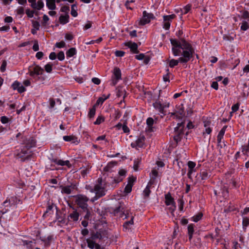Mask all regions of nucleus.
Listing matches in <instances>:
<instances>
[{
    "mask_svg": "<svg viewBox=\"0 0 249 249\" xmlns=\"http://www.w3.org/2000/svg\"><path fill=\"white\" fill-rule=\"evenodd\" d=\"M242 152L244 154L246 155V153L249 152V145L242 146Z\"/></svg>",
    "mask_w": 249,
    "mask_h": 249,
    "instance_id": "62",
    "label": "nucleus"
},
{
    "mask_svg": "<svg viewBox=\"0 0 249 249\" xmlns=\"http://www.w3.org/2000/svg\"><path fill=\"white\" fill-rule=\"evenodd\" d=\"M23 144H24L25 147L29 149L36 146V141L33 137H30L28 139H25L23 141Z\"/></svg>",
    "mask_w": 249,
    "mask_h": 249,
    "instance_id": "9",
    "label": "nucleus"
},
{
    "mask_svg": "<svg viewBox=\"0 0 249 249\" xmlns=\"http://www.w3.org/2000/svg\"><path fill=\"white\" fill-rule=\"evenodd\" d=\"M39 45L38 43V41H37V40H36L34 41V44L33 46V50L35 52H36V51H38L39 50Z\"/></svg>",
    "mask_w": 249,
    "mask_h": 249,
    "instance_id": "58",
    "label": "nucleus"
},
{
    "mask_svg": "<svg viewBox=\"0 0 249 249\" xmlns=\"http://www.w3.org/2000/svg\"><path fill=\"white\" fill-rule=\"evenodd\" d=\"M172 45V51L175 56H179L178 59H172L169 61V66L174 68L179 63L186 64L194 58L195 53V50L192 45L187 42L184 38H181L180 41L176 39H170Z\"/></svg>",
    "mask_w": 249,
    "mask_h": 249,
    "instance_id": "1",
    "label": "nucleus"
},
{
    "mask_svg": "<svg viewBox=\"0 0 249 249\" xmlns=\"http://www.w3.org/2000/svg\"><path fill=\"white\" fill-rule=\"evenodd\" d=\"M103 238L101 233L98 231H96V232H92L91 233L90 239L92 240H95L96 239H102Z\"/></svg>",
    "mask_w": 249,
    "mask_h": 249,
    "instance_id": "25",
    "label": "nucleus"
},
{
    "mask_svg": "<svg viewBox=\"0 0 249 249\" xmlns=\"http://www.w3.org/2000/svg\"><path fill=\"white\" fill-rule=\"evenodd\" d=\"M155 17L152 13H148L146 11H144L142 13V17L140 19L139 21L140 25H144L149 23L151 19H154Z\"/></svg>",
    "mask_w": 249,
    "mask_h": 249,
    "instance_id": "5",
    "label": "nucleus"
},
{
    "mask_svg": "<svg viewBox=\"0 0 249 249\" xmlns=\"http://www.w3.org/2000/svg\"><path fill=\"white\" fill-rule=\"evenodd\" d=\"M196 165V163L192 161H189L188 162V166L189 170L195 171L194 168L195 167Z\"/></svg>",
    "mask_w": 249,
    "mask_h": 249,
    "instance_id": "49",
    "label": "nucleus"
},
{
    "mask_svg": "<svg viewBox=\"0 0 249 249\" xmlns=\"http://www.w3.org/2000/svg\"><path fill=\"white\" fill-rule=\"evenodd\" d=\"M178 110L177 113L180 116L177 115V117L178 119H182V116L185 115L184 109L183 104L179 105L177 107Z\"/></svg>",
    "mask_w": 249,
    "mask_h": 249,
    "instance_id": "16",
    "label": "nucleus"
},
{
    "mask_svg": "<svg viewBox=\"0 0 249 249\" xmlns=\"http://www.w3.org/2000/svg\"><path fill=\"white\" fill-rule=\"evenodd\" d=\"M55 0H46V5L49 9L54 10L56 8Z\"/></svg>",
    "mask_w": 249,
    "mask_h": 249,
    "instance_id": "22",
    "label": "nucleus"
},
{
    "mask_svg": "<svg viewBox=\"0 0 249 249\" xmlns=\"http://www.w3.org/2000/svg\"><path fill=\"white\" fill-rule=\"evenodd\" d=\"M141 163V160L139 159H137L134 161L133 169L135 171L138 170L139 165Z\"/></svg>",
    "mask_w": 249,
    "mask_h": 249,
    "instance_id": "37",
    "label": "nucleus"
},
{
    "mask_svg": "<svg viewBox=\"0 0 249 249\" xmlns=\"http://www.w3.org/2000/svg\"><path fill=\"white\" fill-rule=\"evenodd\" d=\"M69 15L66 14V15H61L59 18V21L61 24H66L69 22Z\"/></svg>",
    "mask_w": 249,
    "mask_h": 249,
    "instance_id": "18",
    "label": "nucleus"
},
{
    "mask_svg": "<svg viewBox=\"0 0 249 249\" xmlns=\"http://www.w3.org/2000/svg\"><path fill=\"white\" fill-rule=\"evenodd\" d=\"M154 107L163 116L166 115L163 105L159 101H156L153 104Z\"/></svg>",
    "mask_w": 249,
    "mask_h": 249,
    "instance_id": "12",
    "label": "nucleus"
},
{
    "mask_svg": "<svg viewBox=\"0 0 249 249\" xmlns=\"http://www.w3.org/2000/svg\"><path fill=\"white\" fill-rule=\"evenodd\" d=\"M83 211L86 213V214L84 216V219H85L86 220L89 219V218L91 217V213H90V211L89 209L88 208H87L86 209V210H83Z\"/></svg>",
    "mask_w": 249,
    "mask_h": 249,
    "instance_id": "39",
    "label": "nucleus"
},
{
    "mask_svg": "<svg viewBox=\"0 0 249 249\" xmlns=\"http://www.w3.org/2000/svg\"><path fill=\"white\" fill-rule=\"evenodd\" d=\"M55 207L56 209V218L58 220V222L61 224H67V222H66L65 218L59 215V213L61 214L60 210L58 209L56 206Z\"/></svg>",
    "mask_w": 249,
    "mask_h": 249,
    "instance_id": "14",
    "label": "nucleus"
},
{
    "mask_svg": "<svg viewBox=\"0 0 249 249\" xmlns=\"http://www.w3.org/2000/svg\"><path fill=\"white\" fill-rule=\"evenodd\" d=\"M52 67V64H51L50 63H48L44 66L45 71L48 73H51L53 70Z\"/></svg>",
    "mask_w": 249,
    "mask_h": 249,
    "instance_id": "41",
    "label": "nucleus"
},
{
    "mask_svg": "<svg viewBox=\"0 0 249 249\" xmlns=\"http://www.w3.org/2000/svg\"><path fill=\"white\" fill-rule=\"evenodd\" d=\"M243 228L245 229H246V227H247L249 225V218L247 217H243V222H242Z\"/></svg>",
    "mask_w": 249,
    "mask_h": 249,
    "instance_id": "36",
    "label": "nucleus"
},
{
    "mask_svg": "<svg viewBox=\"0 0 249 249\" xmlns=\"http://www.w3.org/2000/svg\"><path fill=\"white\" fill-rule=\"evenodd\" d=\"M145 139V138L144 136H140L135 141L136 145L139 147H142L144 144Z\"/></svg>",
    "mask_w": 249,
    "mask_h": 249,
    "instance_id": "19",
    "label": "nucleus"
},
{
    "mask_svg": "<svg viewBox=\"0 0 249 249\" xmlns=\"http://www.w3.org/2000/svg\"><path fill=\"white\" fill-rule=\"evenodd\" d=\"M179 209L180 211H182L183 209L184 201L182 199L178 200Z\"/></svg>",
    "mask_w": 249,
    "mask_h": 249,
    "instance_id": "59",
    "label": "nucleus"
},
{
    "mask_svg": "<svg viewBox=\"0 0 249 249\" xmlns=\"http://www.w3.org/2000/svg\"><path fill=\"white\" fill-rule=\"evenodd\" d=\"M49 20V17L46 15H44L43 16V21L42 22V25L43 26H46L47 22Z\"/></svg>",
    "mask_w": 249,
    "mask_h": 249,
    "instance_id": "51",
    "label": "nucleus"
},
{
    "mask_svg": "<svg viewBox=\"0 0 249 249\" xmlns=\"http://www.w3.org/2000/svg\"><path fill=\"white\" fill-rule=\"evenodd\" d=\"M150 187L146 186V188L143 191V194L145 197H148L150 195V194L151 193V191L150 190Z\"/></svg>",
    "mask_w": 249,
    "mask_h": 249,
    "instance_id": "46",
    "label": "nucleus"
},
{
    "mask_svg": "<svg viewBox=\"0 0 249 249\" xmlns=\"http://www.w3.org/2000/svg\"><path fill=\"white\" fill-rule=\"evenodd\" d=\"M20 85V83L18 81H15L13 84L12 85V87L13 89L16 90L17 89Z\"/></svg>",
    "mask_w": 249,
    "mask_h": 249,
    "instance_id": "57",
    "label": "nucleus"
},
{
    "mask_svg": "<svg viewBox=\"0 0 249 249\" xmlns=\"http://www.w3.org/2000/svg\"><path fill=\"white\" fill-rule=\"evenodd\" d=\"M185 122L178 124V126L175 127L174 132L175 135L174 136V140L178 143L182 138L184 134Z\"/></svg>",
    "mask_w": 249,
    "mask_h": 249,
    "instance_id": "2",
    "label": "nucleus"
},
{
    "mask_svg": "<svg viewBox=\"0 0 249 249\" xmlns=\"http://www.w3.org/2000/svg\"><path fill=\"white\" fill-rule=\"evenodd\" d=\"M32 26L34 29H36V30H39L40 24L38 21L32 20Z\"/></svg>",
    "mask_w": 249,
    "mask_h": 249,
    "instance_id": "48",
    "label": "nucleus"
},
{
    "mask_svg": "<svg viewBox=\"0 0 249 249\" xmlns=\"http://www.w3.org/2000/svg\"><path fill=\"white\" fill-rule=\"evenodd\" d=\"M130 49L132 53H138L139 51L138 50V45L135 42H133L132 45L130 46Z\"/></svg>",
    "mask_w": 249,
    "mask_h": 249,
    "instance_id": "28",
    "label": "nucleus"
},
{
    "mask_svg": "<svg viewBox=\"0 0 249 249\" xmlns=\"http://www.w3.org/2000/svg\"><path fill=\"white\" fill-rule=\"evenodd\" d=\"M63 140L66 142H71L72 143H78L77 138L73 135L64 136H63Z\"/></svg>",
    "mask_w": 249,
    "mask_h": 249,
    "instance_id": "15",
    "label": "nucleus"
},
{
    "mask_svg": "<svg viewBox=\"0 0 249 249\" xmlns=\"http://www.w3.org/2000/svg\"><path fill=\"white\" fill-rule=\"evenodd\" d=\"M240 104L239 103H237L234 105H233L231 107V109L232 112H235L237 111L239 107Z\"/></svg>",
    "mask_w": 249,
    "mask_h": 249,
    "instance_id": "63",
    "label": "nucleus"
},
{
    "mask_svg": "<svg viewBox=\"0 0 249 249\" xmlns=\"http://www.w3.org/2000/svg\"><path fill=\"white\" fill-rule=\"evenodd\" d=\"M224 133L222 131H219L217 136V141L218 143V146H220L221 148L222 147V145H220V143L221 142V140L223 138V136L224 135Z\"/></svg>",
    "mask_w": 249,
    "mask_h": 249,
    "instance_id": "32",
    "label": "nucleus"
},
{
    "mask_svg": "<svg viewBox=\"0 0 249 249\" xmlns=\"http://www.w3.org/2000/svg\"><path fill=\"white\" fill-rule=\"evenodd\" d=\"M121 79V71L120 69L118 67H115L113 69L111 85L113 86H115L118 81Z\"/></svg>",
    "mask_w": 249,
    "mask_h": 249,
    "instance_id": "7",
    "label": "nucleus"
},
{
    "mask_svg": "<svg viewBox=\"0 0 249 249\" xmlns=\"http://www.w3.org/2000/svg\"><path fill=\"white\" fill-rule=\"evenodd\" d=\"M28 70L29 75L33 77H34L35 75H42L44 72L43 69L37 65L34 67L30 66Z\"/></svg>",
    "mask_w": 249,
    "mask_h": 249,
    "instance_id": "6",
    "label": "nucleus"
},
{
    "mask_svg": "<svg viewBox=\"0 0 249 249\" xmlns=\"http://www.w3.org/2000/svg\"><path fill=\"white\" fill-rule=\"evenodd\" d=\"M75 8H77V5L76 4H73L71 5V15L73 17H76L78 15V13L76 10L75 9Z\"/></svg>",
    "mask_w": 249,
    "mask_h": 249,
    "instance_id": "35",
    "label": "nucleus"
},
{
    "mask_svg": "<svg viewBox=\"0 0 249 249\" xmlns=\"http://www.w3.org/2000/svg\"><path fill=\"white\" fill-rule=\"evenodd\" d=\"M79 216V213L76 210L74 211L72 213H70L69 217H70L73 221H77L78 220Z\"/></svg>",
    "mask_w": 249,
    "mask_h": 249,
    "instance_id": "24",
    "label": "nucleus"
},
{
    "mask_svg": "<svg viewBox=\"0 0 249 249\" xmlns=\"http://www.w3.org/2000/svg\"><path fill=\"white\" fill-rule=\"evenodd\" d=\"M70 11V7L68 6L64 5L62 6L60 9V11L63 13H66V14H68Z\"/></svg>",
    "mask_w": 249,
    "mask_h": 249,
    "instance_id": "54",
    "label": "nucleus"
},
{
    "mask_svg": "<svg viewBox=\"0 0 249 249\" xmlns=\"http://www.w3.org/2000/svg\"><path fill=\"white\" fill-rule=\"evenodd\" d=\"M35 13V11L30 10L29 9H27L26 10V14L27 15L28 17L31 18L34 17V14Z\"/></svg>",
    "mask_w": 249,
    "mask_h": 249,
    "instance_id": "50",
    "label": "nucleus"
},
{
    "mask_svg": "<svg viewBox=\"0 0 249 249\" xmlns=\"http://www.w3.org/2000/svg\"><path fill=\"white\" fill-rule=\"evenodd\" d=\"M200 176L202 180H206L208 179L210 175H209L208 173L206 171H203L200 172Z\"/></svg>",
    "mask_w": 249,
    "mask_h": 249,
    "instance_id": "34",
    "label": "nucleus"
},
{
    "mask_svg": "<svg viewBox=\"0 0 249 249\" xmlns=\"http://www.w3.org/2000/svg\"><path fill=\"white\" fill-rule=\"evenodd\" d=\"M154 120L151 117H149L146 120V124L147 125V126L148 127V130L149 132H153L154 131L153 125L154 124Z\"/></svg>",
    "mask_w": 249,
    "mask_h": 249,
    "instance_id": "20",
    "label": "nucleus"
},
{
    "mask_svg": "<svg viewBox=\"0 0 249 249\" xmlns=\"http://www.w3.org/2000/svg\"><path fill=\"white\" fill-rule=\"evenodd\" d=\"M28 150L24 146L21 151L17 154V158H20L23 162L30 160L32 155L31 151L28 152Z\"/></svg>",
    "mask_w": 249,
    "mask_h": 249,
    "instance_id": "4",
    "label": "nucleus"
},
{
    "mask_svg": "<svg viewBox=\"0 0 249 249\" xmlns=\"http://www.w3.org/2000/svg\"><path fill=\"white\" fill-rule=\"evenodd\" d=\"M66 45V44L64 41H61L59 42H56L55 44V47L58 48H64Z\"/></svg>",
    "mask_w": 249,
    "mask_h": 249,
    "instance_id": "56",
    "label": "nucleus"
},
{
    "mask_svg": "<svg viewBox=\"0 0 249 249\" xmlns=\"http://www.w3.org/2000/svg\"><path fill=\"white\" fill-rule=\"evenodd\" d=\"M191 5H189V4L187 5L181 10L182 13L183 14H186L191 10Z\"/></svg>",
    "mask_w": 249,
    "mask_h": 249,
    "instance_id": "44",
    "label": "nucleus"
},
{
    "mask_svg": "<svg viewBox=\"0 0 249 249\" xmlns=\"http://www.w3.org/2000/svg\"><path fill=\"white\" fill-rule=\"evenodd\" d=\"M122 115V113L119 109H115L114 113L113 114L114 120L116 121L119 119Z\"/></svg>",
    "mask_w": 249,
    "mask_h": 249,
    "instance_id": "30",
    "label": "nucleus"
},
{
    "mask_svg": "<svg viewBox=\"0 0 249 249\" xmlns=\"http://www.w3.org/2000/svg\"><path fill=\"white\" fill-rule=\"evenodd\" d=\"M203 216V213L201 212H199L197 213L196 215H194L192 217V219L193 221L195 222H197L199 221Z\"/></svg>",
    "mask_w": 249,
    "mask_h": 249,
    "instance_id": "33",
    "label": "nucleus"
},
{
    "mask_svg": "<svg viewBox=\"0 0 249 249\" xmlns=\"http://www.w3.org/2000/svg\"><path fill=\"white\" fill-rule=\"evenodd\" d=\"M97 105H95V104L89 109L88 116L89 118H92L94 117L95 112H96V106Z\"/></svg>",
    "mask_w": 249,
    "mask_h": 249,
    "instance_id": "29",
    "label": "nucleus"
},
{
    "mask_svg": "<svg viewBox=\"0 0 249 249\" xmlns=\"http://www.w3.org/2000/svg\"><path fill=\"white\" fill-rule=\"evenodd\" d=\"M133 219H134V217L132 216V217L131 218V219L129 221H126L124 223V224H123L124 229L127 230L129 229V226L130 225H131L133 224V223H134Z\"/></svg>",
    "mask_w": 249,
    "mask_h": 249,
    "instance_id": "27",
    "label": "nucleus"
},
{
    "mask_svg": "<svg viewBox=\"0 0 249 249\" xmlns=\"http://www.w3.org/2000/svg\"><path fill=\"white\" fill-rule=\"evenodd\" d=\"M76 53V50L75 48H71L66 52L67 56L71 57Z\"/></svg>",
    "mask_w": 249,
    "mask_h": 249,
    "instance_id": "26",
    "label": "nucleus"
},
{
    "mask_svg": "<svg viewBox=\"0 0 249 249\" xmlns=\"http://www.w3.org/2000/svg\"><path fill=\"white\" fill-rule=\"evenodd\" d=\"M57 58L60 61H62L65 58V54L63 51H60L57 54Z\"/></svg>",
    "mask_w": 249,
    "mask_h": 249,
    "instance_id": "53",
    "label": "nucleus"
},
{
    "mask_svg": "<svg viewBox=\"0 0 249 249\" xmlns=\"http://www.w3.org/2000/svg\"><path fill=\"white\" fill-rule=\"evenodd\" d=\"M175 14L170 15H164L163 16L164 23L163 24V28L165 30H169L170 27L171 22L172 19L176 18Z\"/></svg>",
    "mask_w": 249,
    "mask_h": 249,
    "instance_id": "8",
    "label": "nucleus"
},
{
    "mask_svg": "<svg viewBox=\"0 0 249 249\" xmlns=\"http://www.w3.org/2000/svg\"><path fill=\"white\" fill-rule=\"evenodd\" d=\"M0 121L3 124H7L9 122V119L5 116H3L0 118Z\"/></svg>",
    "mask_w": 249,
    "mask_h": 249,
    "instance_id": "61",
    "label": "nucleus"
},
{
    "mask_svg": "<svg viewBox=\"0 0 249 249\" xmlns=\"http://www.w3.org/2000/svg\"><path fill=\"white\" fill-rule=\"evenodd\" d=\"M44 7V3L42 0H38L36 4V8L35 9L41 10Z\"/></svg>",
    "mask_w": 249,
    "mask_h": 249,
    "instance_id": "43",
    "label": "nucleus"
},
{
    "mask_svg": "<svg viewBox=\"0 0 249 249\" xmlns=\"http://www.w3.org/2000/svg\"><path fill=\"white\" fill-rule=\"evenodd\" d=\"M75 203L78 207L83 210H86L88 208V201L89 198L83 195H78L75 196Z\"/></svg>",
    "mask_w": 249,
    "mask_h": 249,
    "instance_id": "3",
    "label": "nucleus"
},
{
    "mask_svg": "<svg viewBox=\"0 0 249 249\" xmlns=\"http://www.w3.org/2000/svg\"><path fill=\"white\" fill-rule=\"evenodd\" d=\"M60 187L61 188V193L62 194H65L67 195L70 194L72 191V190L74 189V188L72 187L71 186H60Z\"/></svg>",
    "mask_w": 249,
    "mask_h": 249,
    "instance_id": "17",
    "label": "nucleus"
},
{
    "mask_svg": "<svg viewBox=\"0 0 249 249\" xmlns=\"http://www.w3.org/2000/svg\"><path fill=\"white\" fill-rule=\"evenodd\" d=\"M123 179V178L121 177H115L112 180V183H118L121 182Z\"/></svg>",
    "mask_w": 249,
    "mask_h": 249,
    "instance_id": "60",
    "label": "nucleus"
},
{
    "mask_svg": "<svg viewBox=\"0 0 249 249\" xmlns=\"http://www.w3.org/2000/svg\"><path fill=\"white\" fill-rule=\"evenodd\" d=\"M110 96V93L108 94L107 95L103 94L102 97L98 99L95 103V105L98 106L99 104H102L105 100L109 98Z\"/></svg>",
    "mask_w": 249,
    "mask_h": 249,
    "instance_id": "21",
    "label": "nucleus"
},
{
    "mask_svg": "<svg viewBox=\"0 0 249 249\" xmlns=\"http://www.w3.org/2000/svg\"><path fill=\"white\" fill-rule=\"evenodd\" d=\"M165 203L167 206L172 205L176 209V202L174 201V198L171 196L170 193H168L165 195Z\"/></svg>",
    "mask_w": 249,
    "mask_h": 249,
    "instance_id": "11",
    "label": "nucleus"
},
{
    "mask_svg": "<svg viewBox=\"0 0 249 249\" xmlns=\"http://www.w3.org/2000/svg\"><path fill=\"white\" fill-rule=\"evenodd\" d=\"M194 225L193 224H189L188 226V234L189 236V240L191 241L193 237L194 232Z\"/></svg>",
    "mask_w": 249,
    "mask_h": 249,
    "instance_id": "23",
    "label": "nucleus"
},
{
    "mask_svg": "<svg viewBox=\"0 0 249 249\" xmlns=\"http://www.w3.org/2000/svg\"><path fill=\"white\" fill-rule=\"evenodd\" d=\"M86 242L88 244V247L91 249H93L94 248V246L95 245V242L93 241L90 238H88L86 239Z\"/></svg>",
    "mask_w": 249,
    "mask_h": 249,
    "instance_id": "31",
    "label": "nucleus"
},
{
    "mask_svg": "<svg viewBox=\"0 0 249 249\" xmlns=\"http://www.w3.org/2000/svg\"><path fill=\"white\" fill-rule=\"evenodd\" d=\"M94 190L95 192V195L99 198L106 195V190L104 187L101 186L100 185H95L94 187Z\"/></svg>",
    "mask_w": 249,
    "mask_h": 249,
    "instance_id": "10",
    "label": "nucleus"
},
{
    "mask_svg": "<svg viewBox=\"0 0 249 249\" xmlns=\"http://www.w3.org/2000/svg\"><path fill=\"white\" fill-rule=\"evenodd\" d=\"M249 28L248 23L246 21H243L242 25L241 26V30L244 31L247 30Z\"/></svg>",
    "mask_w": 249,
    "mask_h": 249,
    "instance_id": "45",
    "label": "nucleus"
},
{
    "mask_svg": "<svg viewBox=\"0 0 249 249\" xmlns=\"http://www.w3.org/2000/svg\"><path fill=\"white\" fill-rule=\"evenodd\" d=\"M53 204H52V205L49 204V205L48 206V207L47 208L46 211L45 212V213L43 214V217L47 216L48 215V213L51 214L50 212L52 210V209L53 208Z\"/></svg>",
    "mask_w": 249,
    "mask_h": 249,
    "instance_id": "40",
    "label": "nucleus"
},
{
    "mask_svg": "<svg viewBox=\"0 0 249 249\" xmlns=\"http://www.w3.org/2000/svg\"><path fill=\"white\" fill-rule=\"evenodd\" d=\"M105 118L103 116H99L95 122H94V124L96 125L100 124L102 122H104Z\"/></svg>",
    "mask_w": 249,
    "mask_h": 249,
    "instance_id": "38",
    "label": "nucleus"
},
{
    "mask_svg": "<svg viewBox=\"0 0 249 249\" xmlns=\"http://www.w3.org/2000/svg\"><path fill=\"white\" fill-rule=\"evenodd\" d=\"M52 162L61 166H64V160H57V159H53Z\"/></svg>",
    "mask_w": 249,
    "mask_h": 249,
    "instance_id": "47",
    "label": "nucleus"
},
{
    "mask_svg": "<svg viewBox=\"0 0 249 249\" xmlns=\"http://www.w3.org/2000/svg\"><path fill=\"white\" fill-rule=\"evenodd\" d=\"M132 185L127 184L124 188V192L126 194L130 193L132 191Z\"/></svg>",
    "mask_w": 249,
    "mask_h": 249,
    "instance_id": "52",
    "label": "nucleus"
},
{
    "mask_svg": "<svg viewBox=\"0 0 249 249\" xmlns=\"http://www.w3.org/2000/svg\"><path fill=\"white\" fill-rule=\"evenodd\" d=\"M136 180V177L131 176L128 178V184L131 185L133 186L134 183Z\"/></svg>",
    "mask_w": 249,
    "mask_h": 249,
    "instance_id": "42",
    "label": "nucleus"
},
{
    "mask_svg": "<svg viewBox=\"0 0 249 249\" xmlns=\"http://www.w3.org/2000/svg\"><path fill=\"white\" fill-rule=\"evenodd\" d=\"M6 65H7L6 61L5 60H3L2 63L1 65L0 66V71L1 72H4L5 71Z\"/></svg>",
    "mask_w": 249,
    "mask_h": 249,
    "instance_id": "64",
    "label": "nucleus"
},
{
    "mask_svg": "<svg viewBox=\"0 0 249 249\" xmlns=\"http://www.w3.org/2000/svg\"><path fill=\"white\" fill-rule=\"evenodd\" d=\"M204 126L205 127V131L203 134L207 133L210 134L212 131L211 128V121L210 120H205L203 121Z\"/></svg>",
    "mask_w": 249,
    "mask_h": 249,
    "instance_id": "13",
    "label": "nucleus"
},
{
    "mask_svg": "<svg viewBox=\"0 0 249 249\" xmlns=\"http://www.w3.org/2000/svg\"><path fill=\"white\" fill-rule=\"evenodd\" d=\"M122 129L124 133H127L130 132V129L126 125V123H124L122 126Z\"/></svg>",
    "mask_w": 249,
    "mask_h": 249,
    "instance_id": "55",
    "label": "nucleus"
}]
</instances>
